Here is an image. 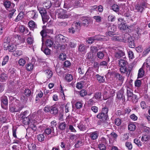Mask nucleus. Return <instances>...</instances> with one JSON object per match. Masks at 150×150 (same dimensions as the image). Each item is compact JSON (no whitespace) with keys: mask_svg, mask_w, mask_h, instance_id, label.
Masks as SVG:
<instances>
[{"mask_svg":"<svg viewBox=\"0 0 150 150\" xmlns=\"http://www.w3.org/2000/svg\"><path fill=\"white\" fill-rule=\"evenodd\" d=\"M128 63L127 61L124 59H121L118 60V66L119 70L121 73L123 74H126L129 76L131 70L130 68H127Z\"/></svg>","mask_w":150,"mask_h":150,"instance_id":"1","label":"nucleus"},{"mask_svg":"<svg viewBox=\"0 0 150 150\" xmlns=\"http://www.w3.org/2000/svg\"><path fill=\"white\" fill-rule=\"evenodd\" d=\"M44 110L45 112H49L53 115H57L58 113V108L55 105L51 106L47 105L44 108Z\"/></svg>","mask_w":150,"mask_h":150,"instance_id":"2","label":"nucleus"},{"mask_svg":"<svg viewBox=\"0 0 150 150\" xmlns=\"http://www.w3.org/2000/svg\"><path fill=\"white\" fill-rule=\"evenodd\" d=\"M56 14L57 15L58 18L62 19L68 18L71 15L65 10L62 9H57L56 11Z\"/></svg>","mask_w":150,"mask_h":150,"instance_id":"3","label":"nucleus"},{"mask_svg":"<svg viewBox=\"0 0 150 150\" xmlns=\"http://www.w3.org/2000/svg\"><path fill=\"white\" fill-rule=\"evenodd\" d=\"M108 117V115H105V114L102 113V112L98 114L97 115V117L98 119H101L102 120L104 121H102L101 122V123L99 125H103L104 127L107 126L108 125V123L106 121Z\"/></svg>","mask_w":150,"mask_h":150,"instance_id":"4","label":"nucleus"},{"mask_svg":"<svg viewBox=\"0 0 150 150\" xmlns=\"http://www.w3.org/2000/svg\"><path fill=\"white\" fill-rule=\"evenodd\" d=\"M81 23L79 22L73 23L71 27L69 29V32L72 34H74L76 31H78L80 29Z\"/></svg>","mask_w":150,"mask_h":150,"instance_id":"5","label":"nucleus"},{"mask_svg":"<svg viewBox=\"0 0 150 150\" xmlns=\"http://www.w3.org/2000/svg\"><path fill=\"white\" fill-rule=\"evenodd\" d=\"M56 41L59 43H67L68 42V38L61 34H58L55 36Z\"/></svg>","mask_w":150,"mask_h":150,"instance_id":"6","label":"nucleus"},{"mask_svg":"<svg viewBox=\"0 0 150 150\" xmlns=\"http://www.w3.org/2000/svg\"><path fill=\"white\" fill-rule=\"evenodd\" d=\"M125 36L128 38L129 39L127 41L129 47L131 48H134L135 47V43L134 42L133 40L132 39L130 35L128 33H126L125 34Z\"/></svg>","mask_w":150,"mask_h":150,"instance_id":"7","label":"nucleus"},{"mask_svg":"<svg viewBox=\"0 0 150 150\" xmlns=\"http://www.w3.org/2000/svg\"><path fill=\"white\" fill-rule=\"evenodd\" d=\"M3 5L7 10L8 8L14 7L15 6L14 4L11 3L10 1L8 0H5L4 1Z\"/></svg>","mask_w":150,"mask_h":150,"instance_id":"8","label":"nucleus"},{"mask_svg":"<svg viewBox=\"0 0 150 150\" xmlns=\"http://www.w3.org/2000/svg\"><path fill=\"white\" fill-rule=\"evenodd\" d=\"M36 122L35 120H29V125L30 126V128L34 131L36 130L37 129L36 127Z\"/></svg>","mask_w":150,"mask_h":150,"instance_id":"9","label":"nucleus"},{"mask_svg":"<svg viewBox=\"0 0 150 150\" xmlns=\"http://www.w3.org/2000/svg\"><path fill=\"white\" fill-rule=\"evenodd\" d=\"M1 107L3 108H5V107H6L8 104L7 98L6 96L2 97L1 100Z\"/></svg>","mask_w":150,"mask_h":150,"instance_id":"10","label":"nucleus"},{"mask_svg":"<svg viewBox=\"0 0 150 150\" xmlns=\"http://www.w3.org/2000/svg\"><path fill=\"white\" fill-rule=\"evenodd\" d=\"M95 41L102 40L105 41L108 40L109 38L107 36L100 35H96L93 37Z\"/></svg>","mask_w":150,"mask_h":150,"instance_id":"11","label":"nucleus"},{"mask_svg":"<svg viewBox=\"0 0 150 150\" xmlns=\"http://www.w3.org/2000/svg\"><path fill=\"white\" fill-rule=\"evenodd\" d=\"M124 92L123 89L120 90L117 94V97L120 100H125V97L124 95Z\"/></svg>","mask_w":150,"mask_h":150,"instance_id":"12","label":"nucleus"},{"mask_svg":"<svg viewBox=\"0 0 150 150\" xmlns=\"http://www.w3.org/2000/svg\"><path fill=\"white\" fill-rule=\"evenodd\" d=\"M99 135V133L97 131L92 132L90 133V137L92 140H95L97 139Z\"/></svg>","mask_w":150,"mask_h":150,"instance_id":"13","label":"nucleus"},{"mask_svg":"<svg viewBox=\"0 0 150 150\" xmlns=\"http://www.w3.org/2000/svg\"><path fill=\"white\" fill-rule=\"evenodd\" d=\"M89 19L86 17H82L81 18L82 22L81 24V26L82 25L88 26L89 23Z\"/></svg>","mask_w":150,"mask_h":150,"instance_id":"14","label":"nucleus"},{"mask_svg":"<svg viewBox=\"0 0 150 150\" xmlns=\"http://www.w3.org/2000/svg\"><path fill=\"white\" fill-rule=\"evenodd\" d=\"M130 87L129 86L127 87V96L129 99H130V98L134 95L133 94L132 90Z\"/></svg>","mask_w":150,"mask_h":150,"instance_id":"15","label":"nucleus"},{"mask_svg":"<svg viewBox=\"0 0 150 150\" xmlns=\"http://www.w3.org/2000/svg\"><path fill=\"white\" fill-rule=\"evenodd\" d=\"M90 53H91V54L93 55H95L98 50L97 47L93 46H91L90 47Z\"/></svg>","mask_w":150,"mask_h":150,"instance_id":"16","label":"nucleus"},{"mask_svg":"<svg viewBox=\"0 0 150 150\" xmlns=\"http://www.w3.org/2000/svg\"><path fill=\"white\" fill-rule=\"evenodd\" d=\"M96 78L98 81L100 83H103L105 81V78L103 76L97 74L96 75Z\"/></svg>","mask_w":150,"mask_h":150,"instance_id":"17","label":"nucleus"},{"mask_svg":"<svg viewBox=\"0 0 150 150\" xmlns=\"http://www.w3.org/2000/svg\"><path fill=\"white\" fill-rule=\"evenodd\" d=\"M8 76L6 74L2 73L0 75V81L2 82L6 81L8 78Z\"/></svg>","mask_w":150,"mask_h":150,"instance_id":"18","label":"nucleus"},{"mask_svg":"<svg viewBox=\"0 0 150 150\" xmlns=\"http://www.w3.org/2000/svg\"><path fill=\"white\" fill-rule=\"evenodd\" d=\"M116 78L120 82L122 83L124 80L125 77L119 73H116L115 74Z\"/></svg>","mask_w":150,"mask_h":150,"instance_id":"19","label":"nucleus"},{"mask_svg":"<svg viewBox=\"0 0 150 150\" xmlns=\"http://www.w3.org/2000/svg\"><path fill=\"white\" fill-rule=\"evenodd\" d=\"M86 50V45L82 44L79 45L78 47V50L79 52H85Z\"/></svg>","mask_w":150,"mask_h":150,"instance_id":"20","label":"nucleus"},{"mask_svg":"<svg viewBox=\"0 0 150 150\" xmlns=\"http://www.w3.org/2000/svg\"><path fill=\"white\" fill-rule=\"evenodd\" d=\"M115 57L118 59H119L125 55V52L122 50H120L116 52L115 54Z\"/></svg>","mask_w":150,"mask_h":150,"instance_id":"21","label":"nucleus"},{"mask_svg":"<svg viewBox=\"0 0 150 150\" xmlns=\"http://www.w3.org/2000/svg\"><path fill=\"white\" fill-rule=\"evenodd\" d=\"M36 26L37 25L34 21L31 20L29 22V27L30 30H33V29L36 28Z\"/></svg>","mask_w":150,"mask_h":150,"instance_id":"22","label":"nucleus"},{"mask_svg":"<svg viewBox=\"0 0 150 150\" xmlns=\"http://www.w3.org/2000/svg\"><path fill=\"white\" fill-rule=\"evenodd\" d=\"M36 13L37 12L34 10L29 11V15L30 17L33 19L36 18L37 17L38 15Z\"/></svg>","mask_w":150,"mask_h":150,"instance_id":"23","label":"nucleus"},{"mask_svg":"<svg viewBox=\"0 0 150 150\" xmlns=\"http://www.w3.org/2000/svg\"><path fill=\"white\" fill-rule=\"evenodd\" d=\"M44 132L45 134L47 135H49L51 134V133H54V129H52L50 127L47 128L45 129Z\"/></svg>","mask_w":150,"mask_h":150,"instance_id":"24","label":"nucleus"},{"mask_svg":"<svg viewBox=\"0 0 150 150\" xmlns=\"http://www.w3.org/2000/svg\"><path fill=\"white\" fill-rule=\"evenodd\" d=\"M77 126L80 130L84 131L86 129L85 126L82 122H80L78 124Z\"/></svg>","mask_w":150,"mask_h":150,"instance_id":"25","label":"nucleus"},{"mask_svg":"<svg viewBox=\"0 0 150 150\" xmlns=\"http://www.w3.org/2000/svg\"><path fill=\"white\" fill-rule=\"evenodd\" d=\"M13 55L14 56L18 57L22 54V51L20 50H15L13 52Z\"/></svg>","mask_w":150,"mask_h":150,"instance_id":"26","label":"nucleus"},{"mask_svg":"<svg viewBox=\"0 0 150 150\" xmlns=\"http://www.w3.org/2000/svg\"><path fill=\"white\" fill-rule=\"evenodd\" d=\"M23 108L19 106L15 107L14 108H11L10 110L12 112H18L21 111L22 109Z\"/></svg>","mask_w":150,"mask_h":150,"instance_id":"27","label":"nucleus"},{"mask_svg":"<svg viewBox=\"0 0 150 150\" xmlns=\"http://www.w3.org/2000/svg\"><path fill=\"white\" fill-rule=\"evenodd\" d=\"M38 8L41 16L47 13L46 10L44 8L38 7Z\"/></svg>","mask_w":150,"mask_h":150,"instance_id":"28","label":"nucleus"},{"mask_svg":"<svg viewBox=\"0 0 150 150\" xmlns=\"http://www.w3.org/2000/svg\"><path fill=\"white\" fill-rule=\"evenodd\" d=\"M120 8L119 6L116 4H113L111 7L112 9L115 12L119 11L120 10Z\"/></svg>","mask_w":150,"mask_h":150,"instance_id":"29","label":"nucleus"},{"mask_svg":"<svg viewBox=\"0 0 150 150\" xmlns=\"http://www.w3.org/2000/svg\"><path fill=\"white\" fill-rule=\"evenodd\" d=\"M45 72V74L47 76V77L48 78L50 79L52 77L53 74V73L50 70L47 69L46 70Z\"/></svg>","mask_w":150,"mask_h":150,"instance_id":"30","label":"nucleus"},{"mask_svg":"<svg viewBox=\"0 0 150 150\" xmlns=\"http://www.w3.org/2000/svg\"><path fill=\"white\" fill-rule=\"evenodd\" d=\"M101 97V93L99 92H96L93 96V98L97 100H99Z\"/></svg>","mask_w":150,"mask_h":150,"instance_id":"31","label":"nucleus"},{"mask_svg":"<svg viewBox=\"0 0 150 150\" xmlns=\"http://www.w3.org/2000/svg\"><path fill=\"white\" fill-rule=\"evenodd\" d=\"M25 112H24L23 114V123L25 125H28V120L27 118V117H26V115L25 114Z\"/></svg>","mask_w":150,"mask_h":150,"instance_id":"32","label":"nucleus"},{"mask_svg":"<svg viewBox=\"0 0 150 150\" xmlns=\"http://www.w3.org/2000/svg\"><path fill=\"white\" fill-rule=\"evenodd\" d=\"M144 71L143 69L141 68L139 70L138 74V78H141L144 75Z\"/></svg>","mask_w":150,"mask_h":150,"instance_id":"33","label":"nucleus"},{"mask_svg":"<svg viewBox=\"0 0 150 150\" xmlns=\"http://www.w3.org/2000/svg\"><path fill=\"white\" fill-rule=\"evenodd\" d=\"M23 17V13H20L16 18L15 19L14 21L16 22H18L22 19Z\"/></svg>","mask_w":150,"mask_h":150,"instance_id":"34","label":"nucleus"},{"mask_svg":"<svg viewBox=\"0 0 150 150\" xmlns=\"http://www.w3.org/2000/svg\"><path fill=\"white\" fill-rule=\"evenodd\" d=\"M146 62L144 63L143 66L144 67L149 68L150 66V57L146 59Z\"/></svg>","mask_w":150,"mask_h":150,"instance_id":"35","label":"nucleus"},{"mask_svg":"<svg viewBox=\"0 0 150 150\" xmlns=\"http://www.w3.org/2000/svg\"><path fill=\"white\" fill-rule=\"evenodd\" d=\"M41 50L46 55H49L50 53V50L47 47L44 48L42 45L41 48Z\"/></svg>","mask_w":150,"mask_h":150,"instance_id":"36","label":"nucleus"},{"mask_svg":"<svg viewBox=\"0 0 150 150\" xmlns=\"http://www.w3.org/2000/svg\"><path fill=\"white\" fill-rule=\"evenodd\" d=\"M51 2L50 1H48L45 2L43 4L44 7H45L46 8L48 9L51 6Z\"/></svg>","mask_w":150,"mask_h":150,"instance_id":"37","label":"nucleus"},{"mask_svg":"<svg viewBox=\"0 0 150 150\" xmlns=\"http://www.w3.org/2000/svg\"><path fill=\"white\" fill-rule=\"evenodd\" d=\"M42 17L43 23L47 21L49 19V16L47 15V13L42 16Z\"/></svg>","mask_w":150,"mask_h":150,"instance_id":"38","label":"nucleus"},{"mask_svg":"<svg viewBox=\"0 0 150 150\" xmlns=\"http://www.w3.org/2000/svg\"><path fill=\"white\" fill-rule=\"evenodd\" d=\"M9 57L8 55H6L4 57L2 63V66H4L7 63L9 60Z\"/></svg>","mask_w":150,"mask_h":150,"instance_id":"39","label":"nucleus"},{"mask_svg":"<svg viewBox=\"0 0 150 150\" xmlns=\"http://www.w3.org/2000/svg\"><path fill=\"white\" fill-rule=\"evenodd\" d=\"M37 139L40 142H42L44 140L45 136L43 134H40L37 136Z\"/></svg>","mask_w":150,"mask_h":150,"instance_id":"40","label":"nucleus"},{"mask_svg":"<svg viewBox=\"0 0 150 150\" xmlns=\"http://www.w3.org/2000/svg\"><path fill=\"white\" fill-rule=\"evenodd\" d=\"M16 46H14L12 44H11L8 47V50L9 52H13L16 50Z\"/></svg>","mask_w":150,"mask_h":150,"instance_id":"41","label":"nucleus"},{"mask_svg":"<svg viewBox=\"0 0 150 150\" xmlns=\"http://www.w3.org/2000/svg\"><path fill=\"white\" fill-rule=\"evenodd\" d=\"M129 99L131 100L133 103H136L138 101V99L137 97V96L134 94L133 96L130 98V99Z\"/></svg>","mask_w":150,"mask_h":150,"instance_id":"42","label":"nucleus"},{"mask_svg":"<svg viewBox=\"0 0 150 150\" xmlns=\"http://www.w3.org/2000/svg\"><path fill=\"white\" fill-rule=\"evenodd\" d=\"M136 128V126L134 124H130L128 126V129L131 131H134Z\"/></svg>","mask_w":150,"mask_h":150,"instance_id":"43","label":"nucleus"},{"mask_svg":"<svg viewBox=\"0 0 150 150\" xmlns=\"http://www.w3.org/2000/svg\"><path fill=\"white\" fill-rule=\"evenodd\" d=\"M127 26L125 23H122L118 25V28L121 30H124L127 28Z\"/></svg>","mask_w":150,"mask_h":150,"instance_id":"44","label":"nucleus"},{"mask_svg":"<svg viewBox=\"0 0 150 150\" xmlns=\"http://www.w3.org/2000/svg\"><path fill=\"white\" fill-rule=\"evenodd\" d=\"M66 127V125L65 122H63L60 123L59 125V128L61 130L64 129Z\"/></svg>","mask_w":150,"mask_h":150,"instance_id":"45","label":"nucleus"},{"mask_svg":"<svg viewBox=\"0 0 150 150\" xmlns=\"http://www.w3.org/2000/svg\"><path fill=\"white\" fill-rule=\"evenodd\" d=\"M117 27L115 25H112L108 27V31H112L115 32L116 30Z\"/></svg>","mask_w":150,"mask_h":150,"instance_id":"46","label":"nucleus"},{"mask_svg":"<svg viewBox=\"0 0 150 150\" xmlns=\"http://www.w3.org/2000/svg\"><path fill=\"white\" fill-rule=\"evenodd\" d=\"M83 145L82 141L79 140L77 141V142L74 145V146L76 148H79L80 146H82Z\"/></svg>","mask_w":150,"mask_h":150,"instance_id":"47","label":"nucleus"},{"mask_svg":"<svg viewBox=\"0 0 150 150\" xmlns=\"http://www.w3.org/2000/svg\"><path fill=\"white\" fill-rule=\"evenodd\" d=\"M134 142L139 147L141 146L142 145V142L138 139H134Z\"/></svg>","mask_w":150,"mask_h":150,"instance_id":"48","label":"nucleus"},{"mask_svg":"<svg viewBox=\"0 0 150 150\" xmlns=\"http://www.w3.org/2000/svg\"><path fill=\"white\" fill-rule=\"evenodd\" d=\"M65 79L68 82H70L73 79L72 76L70 74H67L66 76Z\"/></svg>","mask_w":150,"mask_h":150,"instance_id":"49","label":"nucleus"},{"mask_svg":"<svg viewBox=\"0 0 150 150\" xmlns=\"http://www.w3.org/2000/svg\"><path fill=\"white\" fill-rule=\"evenodd\" d=\"M97 56L100 59L103 58L104 56V52L100 51L98 52L97 54Z\"/></svg>","mask_w":150,"mask_h":150,"instance_id":"50","label":"nucleus"},{"mask_svg":"<svg viewBox=\"0 0 150 150\" xmlns=\"http://www.w3.org/2000/svg\"><path fill=\"white\" fill-rule=\"evenodd\" d=\"M45 44L47 46L51 47L53 45V42L51 40L47 39L46 41Z\"/></svg>","mask_w":150,"mask_h":150,"instance_id":"51","label":"nucleus"},{"mask_svg":"<svg viewBox=\"0 0 150 150\" xmlns=\"http://www.w3.org/2000/svg\"><path fill=\"white\" fill-rule=\"evenodd\" d=\"M5 28V25L3 23H0V35H1L3 32V30Z\"/></svg>","mask_w":150,"mask_h":150,"instance_id":"52","label":"nucleus"},{"mask_svg":"<svg viewBox=\"0 0 150 150\" xmlns=\"http://www.w3.org/2000/svg\"><path fill=\"white\" fill-rule=\"evenodd\" d=\"M93 18L95 20L96 22L99 23L101 21L102 18L100 16H96L93 17Z\"/></svg>","mask_w":150,"mask_h":150,"instance_id":"53","label":"nucleus"},{"mask_svg":"<svg viewBox=\"0 0 150 150\" xmlns=\"http://www.w3.org/2000/svg\"><path fill=\"white\" fill-rule=\"evenodd\" d=\"M16 10L14 9H13L9 11V14H8V17L9 18H11L15 13Z\"/></svg>","mask_w":150,"mask_h":150,"instance_id":"54","label":"nucleus"},{"mask_svg":"<svg viewBox=\"0 0 150 150\" xmlns=\"http://www.w3.org/2000/svg\"><path fill=\"white\" fill-rule=\"evenodd\" d=\"M54 1L55 6L56 7L60 6L62 2V0H53Z\"/></svg>","mask_w":150,"mask_h":150,"instance_id":"55","label":"nucleus"},{"mask_svg":"<svg viewBox=\"0 0 150 150\" xmlns=\"http://www.w3.org/2000/svg\"><path fill=\"white\" fill-rule=\"evenodd\" d=\"M48 100V96H45L43 97V99L41 102V104L42 105H45L47 102Z\"/></svg>","mask_w":150,"mask_h":150,"instance_id":"56","label":"nucleus"},{"mask_svg":"<svg viewBox=\"0 0 150 150\" xmlns=\"http://www.w3.org/2000/svg\"><path fill=\"white\" fill-rule=\"evenodd\" d=\"M111 39L113 41H117L120 42H121L122 40L121 37L116 36L112 37L111 38Z\"/></svg>","mask_w":150,"mask_h":150,"instance_id":"57","label":"nucleus"},{"mask_svg":"<svg viewBox=\"0 0 150 150\" xmlns=\"http://www.w3.org/2000/svg\"><path fill=\"white\" fill-rule=\"evenodd\" d=\"M16 69L14 68H10L8 71L9 73H10L11 76L12 77L14 76V74L15 73V71Z\"/></svg>","mask_w":150,"mask_h":150,"instance_id":"58","label":"nucleus"},{"mask_svg":"<svg viewBox=\"0 0 150 150\" xmlns=\"http://www.w3.org/2000/svg\"><path fill=\"white\" fill-rule=\"evenodd\" d=\"M75 106L77 109H79L82 108L83 104L81 102H77L76 103Z\"/></svg>","mask_w":150,"mask_h":150,"instance_id":"59","label":"nucleus"},{"mask_svg":"<svg viewBox=\"0 0 150 150\" xmlns=\"http://www.w3.org/2000/svg\"><path fill=\"white\" fill-rule=\"evenodd\" d=\"M19 30L21 33H26L28 32V30H25V27L23 26H21L19 28Z\"/></svg>","mask_w":150,"mask_h":150,"instance_id":"60","label":"nucleus"},{"mask_svg":"<svg viewBox=\"0 0 150 150\" xmlns=\"http://www.w3.org/2000/svg\"><path fill=\"white\" fill-rule=\"evenodd\" d=\"M74 2V5L76 7H79L80 6L81 2L80 0H75Z\"/></svg>","mask_w":150,"mask_h":150,"instance_id":"61","label":"nucleus"},{"mask_svg":"<svg viewBox=\"0 0 150 150\" xmlns=\"http://www.w3.org/2000/svg\"><path fill=\"white\" fill-rule=\"evenodd\" d=\"M108 19L109 21L111 22L114 21L115 19V17L112 15H110L108 16Z\"/></svg>","mask_w":150,"mask_h":150,"instance_id":"62","label":"nucleus"},{"mask_svg":"<svg viewBox=\"0 0 150 150\" xmlns=\"http://www.w3.org/2000/svg\"><path fill=\"white\" fill-rule=\"evenodd\" d=\"M66 57V55L64 53H62L59 56V58L62 60H65Z\"/></svg>","mask_w":150,"mask_h":150,"instance_id":"63","label":"nucleus"},{"mask_svg":"<svg viewBox=\"0 0 150 150\" xmlns=\"http://www.w3.org/2000/svg\"><path fill=\"white\" fill-rule=\"evenodd\" d=\"M18 63L20 66H23L25 64V61L24 59L21 58L19 60Z\"/></svg>","mask_w":150,"mask_h":150,"instance_id":"64","label":"nucleus"}]
</instances>
